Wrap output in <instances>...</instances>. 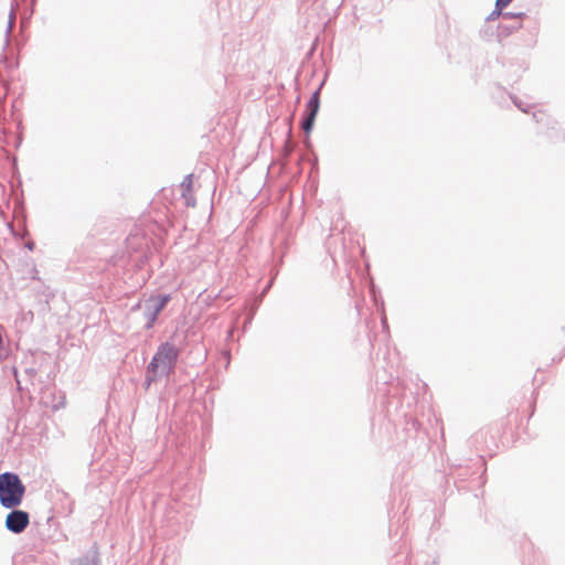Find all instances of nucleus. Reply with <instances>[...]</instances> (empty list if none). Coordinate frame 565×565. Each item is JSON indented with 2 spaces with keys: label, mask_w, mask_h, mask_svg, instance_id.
Segmentation results:
<instances>
[{
  "label": "nucleus",
  "mask_w": 565,
  "mask_h": 565,
  "mask_svg": "<svg viewBox=\"0 0 565 565\" xmlns=\"http://www.w3.org/2000/svg\"><path fill=\"white\" fill-rule=\"evenodd\" d=\"M142 308L141 301H138L136 305H134L130 309L131 312L138 311Z\"/></svg>",
  "instance_id": "a211bd4d"
},
{
  "label": "nucleus",
  "mask_w": 565,
  "mask_h": 565,
  "mask_svg": "<svg viewBox=\"0 0 565 565\" xmlns=\"http://www.w3.org/2000/svg\"><path fill=\"white\" fill-rule=\"evenodd\" d=\"M171 300L170 294H159L151 296L143 303V317L146 319L145 328L150 330L153 328L159 315L164 310Z\"/></svg>",
  "instance_id": "20e7f679"
},
{
  "label": "nucleus",
  "mask_w": 565,
  "mask_h": 565,
  "mask_svg": "<svg viewBox=\"0 0 565 565\" xmlns=\"http://www.w3.org/2000/svg\"><path fill=\"white\" fill-rule=\"evenodd\" d=\"M13 23H14V17H13V12L11 11L9 14V23H8V28L6 31L7 38L9 36V34L11 33V31L13 29Z\"/></svg>",
  "instance_id": "ddd939ff"
},
{
  "label": "nucleus",
  "mask_w": 565,
  "mask_h": 565,
  "mask_svg": "<svg viewBox=\"0 0 565 565\" xmlns=\"http://www.w3.org/2000/svg\"><path fill=\"white\" fill-rule=\"evenodd\" d=\"M502 20H515V13L514 12H503Z\"/></svg>",
  "instance_id": "2eb2a0df"
},
{
  "label": "nucleus",
  "mask_w": 565,
  "mask_h": 565,
  "mask_svg": "<svg viewBox=\"0 0 565 565\" xmlns=\"http://www.w3.org/2000/svg\"><path fill=\"white\" fill-rule=\"evenodd\" d=\"M180 350L169 341L161 343L153 354L149 365L150 370H157L163 377H170L175 372Z\"/></svg>",
  "instance_id": "f03ea898"
},
{
  "label": "nucleus",
  "mask_w": 565,
  "mask_h": 565,
  "mask_svg": "<svg viewBox=\"0 0 565 565\" xmlns=\"http://www.w3.org/2000/svg\"><path fill=\"white\" fill-rule=\"evenodd\" d=\"M273 285V279L268 282V285L266 286L264 292H266Z\"/></svg>",
  "instance_id": "4be33fe9"
},
{
  "label": "nucleus",
  "mask_w": 565,
  "mask_h": 565,
  "mask_svg": "<svg viewBox=\"0 0 565 565\" xmlns=\"http://www.w3.org/2000/svg\"><path fill=\"white\" fill-rule=\"evenodd\" d=\"M186 205H194V202H193V203H190V201L188 200V201H186Z\"/></svg>",
  "instance_id": "5701e85b"
},
{
  "label": "nucleus",
  "mask_w": 565,
  "mask_h": 565,
  "mask_svg": "<svg viewBox=\"0 0 565 565\" xmlns=\"http://www.w3.org/2000/svg\"><path fill=\"white\" fill-rule=\"evenodd\" d=\"M503 9H499L498 3H495L494 10L486 18L487 23H491L495 21L498 18H502Z\"/></svg>",
  "instance_id": "9b49d317"
},
{
  "label": "nucleus",
  "mask_w": 565,
  "mask_h": 565,
  "mask_svg": "<svg viewBox=\"0 0 565 565\" xmlns=\"http://www.w3.org/2000/svg\"><path fill=\"white\" fill-rule=\"evenodd\" d=\"M181 186L183 189L182 195L186 198L189 193L193 190V174H188L184 177Z\"/></svg>",
  "instance_id": "9d476101"
},
{
  "label": "nucleus",
  "mask_w": 565,
  "mask_h": 565,
  "mask_svg": "<svg viewBox=\"0 0 565 565\" xmlns=\"http://www.w3.org/2000/svg\"><path fill=\"white\" fill-rule=\"evenodd\" d=\"M24 373L31 379L36 374V370L34 367H26Z\"/></svg>",
  "instance_id": "dca6fc26"
},
{
  "label": "nucleus",
  "mask_w": 565,
  "mask_h": 565,
  "mask_svg": "<svg viewBox=\"0 0 565 565\" xmlns=\"http://www.w3.org/2000/svg\"><path fill=\"white\" fill-rule=\"evenodd\" d=\"M381 323H382L383 330H388V323H387V319H386L385 315L382 316Z\"/></svg>",
  "instance_id": "f3484780"
},
{
  "label": "nucleus",
  "mask_w": 565,
  "mask_h": 565,
  "mask_svg": "<svg viewBox=\"0 0 565 565\" xmlns=\"http://www.w3.org/2000/svg\"><path fill=\"white\" fill-rule=\"evenodd\" d=\"M324 82H322L320 86L311 94L309 100L306 104V109L302 114L300 127L306 135V140L303 141L306 146L310 145L309 135L315 127L316 117L320 109V90Z\"/></svg>",
  "instance_id": "7ed1b4c3"
},
{
  "label": "nucleus",
  "mask_w": 565,
  "mask_h": 565,
  "mask_svg": "<svg viewBox=\"0 0 565 565\" xmlns=\"http://www.w3.org/2000/svg\"><path fill=\"white\" fill-rule=\"evenodd\" d=\"M25 247H26L28 249H30V250H33V248H34V243H33V242L28 243V244L25 245Z\"/></svg>",
  "instance_id": "412c9836"
},
{
  "label": "nucleus",
  "mask_w": 565,
  "mask_h": 565,
  "mask_svg": "<svg viewBox=\"0 0 565 565\" xmlns=\"http://www.w3.org/2000/svg\"><path fill=\"white\" fill-rule=\"evenodd\" d=\"M26 488L19 475L12 471L0 473V505L4 509L18 508L24 498Z\"/></svg>",
  "instance_id": "f257e3e1"
},
{
  "label": "nucleus",
  "mask_w": 565,
  "mask_h": 565,
  "mask_svg": "<svg viewBox=\"0 0 565 565\" xmlns=\"http://www.w3.org/2000/svg\"><path fill=\"white\" fill-rule=\"evenodd\" d=\"M525 17H526V14L524 12H515V21L521 20Z\"/></svg>",
  "instance_id": "aec40b11"
},
{
  "label": "nucleus",
  "mask_w": 565,
  "mask_h": 565,
  "mask_svg": "<svg viewBox=\"0 0 565 565\" xmlns=\"http://www.w3.org/2000/svg\"><path fill=\"white\" fill-rule=\"evenodd\" d=\"M480 38L487 42L498 41L501 42L498 25L493 26L491 23H487L479 31Z\"/></svg>",
  "instance_id": "0eeeda50"
},
{
  "label": "nucleus",
  "mask_w": 565,
  "mask_h": 565,
  "mask_svg": "<svg viewBox=\"0 0 565 565\" xmlns=\"http://www.w3.org/2000/svg\"><path fill=\"white\" fill-rule=\"evenodd\" d=\"M4 520L6 529L13 534H21L30 524V514L17 508L10 509Z\"/></svg>",
  "instance_id": "39448f33"
},
{
  "label": "nucleus",
  "mask_w": 565,
  "mask_h": 565,
  "mask_svg": "<svg viewBox=\"0 0 565 565\" xmlns=\"http://www.w3.org/2000/svg\"><path fill=\"white\" fill-rule=\"evenodd\" d=\"M522 26L521 22L505 23L503 20L498 23L501 41L510 36L513 32L518 31Z\"/></svg>",
  "instance_id": "6e6552de"
},
{
  "label": "nucleus",
  "mask_w": 565,
  "mask_h": 565,
  "mask_svg": "<svg viewBox=\"0 0 565 565\" xmlns=\"http://www.w3.org/2000/svg\"><path fill=\"white\" fill-rule=\"evenodd\" d=\"M12 372H13V375L15 377L17 384L20 387V380H19V375H18V370H17L15 366L12 367Z\"/></svg>",
  "instance_id": "6ab92c4d"
},
{
  "label": "nucleus",
  "mask_w": 565,
  "mask_h": 565,
  "mask_svg": "<svg viewBox=\"0 0 565 565\" xmlns=\"http://www.w3.org/2000/svg\"><path fill=\"white\" fill-rule=\"evenodd\" d=\"M513 104L523 113H527L529 109H530V105L529 104H524L520 98H518L516 96L514 95H511L510 96Z\"/></svg>",
  "instance_id": "f8f14e48"
},
{
  "label": "nucleus",
  "mask_w": 565,
  "mask_h": 565,
  "mask_svg": "<svg viewBox=\"0 0 565 565\" xmlns=\"http://www.w3.org/2000/svg\"><path fill=\"white\" fill-rule=\"evenodd\" d=\"M163 376H161L157 370H153L151 371L150 370V365L148 364L147 365V369H146V376H145V383H143V386L146 390H149V387L151 386L152 383H156L158 382L160 379H162Z\"/></svg>",
  "instance_id": "1a4fd4ad"
},
{
  "label": "nucleus",
  "mask_w": 565,
  "mask_h": 565,
  "mask_svg": "<svg viewBox=\"0 0 565 565\" xmlns=\"http://www.w3.org/2000/svg\"><path fill=\"white\" fill-rule=\"evenodd\" d=\"M71 565H102L97 543L95 542L84 555L72 559Z\"/></svg>",
  "instance_id": "423d86ee"
},
{
  "label": "nucleus",
  "mask_w": 565,
  "mask_h": 565,
  "mask_svg": "<svg viewBox=\"0 0 565 565\" xmlns=\"http://www.w3.org/2000/svg\"><path fill=\"white\" fill-rule=\"evenodd\" d=\"M513 0H497L495 3H498L499 9H504L508 7Z\"/></svg>",
  "instance_id": "4468645a"
}]
</instances>
